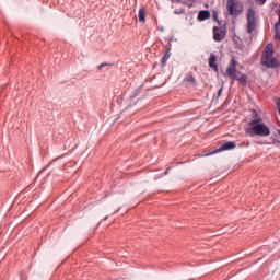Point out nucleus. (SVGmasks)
<instances>
[{
  "label": "nucleus",
  "mask_w": 280,
  "mask_h": 280,
  "mask_svg": "<svg viewBox=\"0 0 280 280\" xmlns=\"http://www.w3.org/2000/svg\"><path fill=\"white\" fill-rule=\"evenodd\" d=\"M247 137H270V127L264 122V119L255 114L247 126L245 127Z\"/></svg>",
  "instance_id": "f257e3e1"
},
{
  "label": "nucleus",
  "mask_w": 280,
  "mask_h": 280,
  "mask_svg": "<svg viewBox=\"0 0 280 280\" xmlns=\"http://www.w3.org/2000/svg\"><path fill=\"white\" fill-rule=\"evenodd\" d=\"M261 65L267 69H279L280 62L275 58V45L268 44L261 55Z\"/></svg>",
  "instance_id": "f03ea898"
},
{
  "label": "nucleus",
  "mask_w": 280,
  "mask_h": 280,
  "mask_svg": "<svg viewBox=\"0 0 280 280\" xmlns=\"http://www.w3.org/2000/svg\"><path fill=\"white\" fill-rule=\"evenodd\" d=\"M226 8L230 16H240L243 12L242 5L237 0H228Z\"/></svg>",
  "instance_id": "7ed1b4c3"
},
{
  "label": "nucleus",
  "mask_w": 280,
  "mask_h": 280,
  "mask_svg": "<svg viewBox=\"0 0 280 280\" xmlns=\"http://www.w3.org/2000/svg\"><path fill=\"white\" fill-rule=\"evenodd\" d=\"M257 27V18L255 10L249 8L247 10V34H252L254 30Z\"/></svg>",
  "instance_id": "20e7f679"
},
{
  "label": "nucleus",
  "mask_w": 280,
  "mask_h": 280,
  "mask_svg": "<svg viewBox=\"0 0 280 280\" xmlns=\"http://www.w3.org/2000/svg\"><path fill=\"white\" fill-rule=\"evenodd\" d=\"M236 73H237V60L235 59V57H232L226 68V75H229L231 80H233L234 78H236L237 75Z\"/></svg>",
  "instance_id": "39448f33"
},
{
  "label": "nucleus",
  "mask_w": 280,
  "mask_h": 280,
  "mask_svg": "<svg viewBox=\"0 0 280 280\" xmlns=\"http://www.w3.org/2000/svg\"><path fill=\"white\" fill-rule=\"evenodd\" d=\"M226 38V30L220 28L218 26L213 27V39L215 43H222Z\"/></svg>",
  "instance_id": "423d86ee"
},
{
  "label": "nucleus",
  "mask_w": 280,
  "mask_h": 280,
  "mask_svg": "<svg viewBox=\"0 0 280 280\" xmlns=\"http://www.w3.org/2000/svg\"><path fill=\"white\" fill-rule=\"evenodd\" d=\"M183 84L186 86V89H191V86H196L198 84L192 72H188L186 74L185 79L183 80Z\"/></svg>",
  "instance_id": "0eeeda50"
},
{
  "label": "nucleus",
  "mask_w": 280,
  "mask_h": 280,
  "mask_svg": "<svg viewBox=\"0 0 280 280\" xmlns=\"http://www.w3.org/2000/svg\"><path fill=\"white\" fill-rule=\"evenodd\" d=\"M235 148H237V144H235V142L228 141V142L223 143L219 149L212 151L209 154H218V152H224L226 150H235Z\"/></svg>",
  "instance_id": "6e6552de"
},
{
  "label": "nucleus",
  "mask_w": 280,
  "mask_h": 280,
  "mask_svg": "<svg viewBox=\"0 0 280 280\" xmlns=\"http://www.w3.org/2000/svg\"><path fill=\"white\" fill-rule=\"evenodd\" d=\"M237 74L233 80H237L240 84H243V86H246V84H248V77L242 72H237Z\"/></svg>",
  "instance_id": "1a4fd4ad"
},
{
  "label": "nucleus",
  "mask_w": 280,
  "mask_h": 280,
  "mask_svg": "<svg viewBox=\"0 0 280 280\" xmlns=\"http://www.w3.org/2000/svg\"><path fill=\"white\" fill-rule=\"evenodd\" d=\"M198 21H207V19H211V12L209 10H202L198 13Z\"/></svg>",
  "instance_id": "9d476101"
},
{
  "label": "nucleus",
  "mask_w": 280,
  "mask_h": 280,
  "mask_svg": "<svg viewBox=\"0 0 280 280\" xmlns=\"http://www.w3.org/2000/svg\"><path fill=\"white\" fill-rule=\"evenodd\" d=\"M215 62H218V57L214 54H211L209 58V67L210 69L218 71V63Z\"/></svg>",
  "instance_id": "9b49d317"
},
{
  "label": "nucleus",
  "mask_w": 280,
  "mask_h": 280,
  "mask_svg": "<svg viewBox=\"0 0 280 280\" xmlns=\"http://www.w3.org/2000/svg\"><path fill=\"white\" fill-rule=\"evenodd\" d=\"M170 48L165 49V52L161 59V67H165V65H167V60H170Z\"/></svg>",
  "instance_id": "f8f14e48"
},
{
  "label": "nucleus",
  "mask_w": 280,
  "mask_h": 280,
  "mask_svg": "<svg viewBox=\"0 0 280 280\" xmlns=\"http://www.w3.org/2000/svg\"><path fill=\"white\" fill-rule=\"evenodd\" d=\"M145 16H147L145 9L140 8L139 9V15H138V19H139L140 23H145Z\"/></svg>",
  "instance_id": "ddd939ff"
},
{
  "label": "nucleus",
  "mask_w": 280,
  "mask_h": 280,
  "mask_svg": "<svg viewBox=\"0 0 280 280\" xmlns=\"http://www.w3.org/2000/svg\"><path fill=\"white\" fill-rule=\"evenodd\" d=\"M256 5H265L267 0H254Z\"/></svg>",
  "instance_id": "4468645a"
},
{
  "label": "nucleus",
  "mask_w": 280,
  "mask_h": 280,
  "mask_svg": "<svg viewBox=\"0 0 280 280\" xmlns=\"http://www.w3.org/2000/svg\"><path fill=\"white\" fill-rule=\"evenodd\" d=\"M275 38H277V40H280V32H279V27H277Z\"/></svg>",
  "instance_id": "2eb2a0df"
},
{
  "label": "nucleus",
  "mask_w": 280,
  "mask_h": 280,
  "mask_svg": "<svg viewBox=\"0 0 280 280\" xmlns=\"http://www.w3.org/2000/svg\"><path fill=\"white\" fill-rule=\"evenodd\" d=\"M102 67H115V63L103 62Z\"/></svg>",
  "instance_id": "dca6fc26"
},
{
  "label": "nucleus",
  "mask_w": 280,
  "mask_h": 280,
  "mask_svg": "<svg viewBox=\"0 0 280 280\" xmlns=\"http://www.w3.org/2000/svg\"><path fill=\"white\" fill-rule=\"evenodd\" d=\"M213 21H217L218 23H220V20H218V13H213Z\"/></svg>",
  "instance_id": "f3484780"
},
{
  "label": "nucleus",
  "mask_w": 280,
  "mask_h": 280,
  "mask_svg": "<svg viewBox=\"0 0 280 280\" xmlns=\"http://www.w3.org/2000/svg\"><path fill=\"white\" fill-rule=\"evenodd\" d=\"M102 69H104V66H102V63L97 67L98 71H102Z\"/></svg>",
  "instance_id": "a211bd4d"
},
{
  "label": "nucleus",
  "mask_w": 280,
  "mask_h": 280,
  "mask_svg": "<svg viewBox=\"0 0 280 280\" xmlns=\"http://www.w3.org/2000/svg\"><path fill=\"white\" fill-rule=\"evenodd\" d=\"M223 88H220L218 95H222Z\"/></svg>",
  "instance_id": "6ab92c4d"
},
{
  "label": "nucleus",
  "mask_w": 280,
  "mask_h": 280,
  "mask_svg": "<svg viewBox=\"0 0 280 280\" xmlns=\"http://www.w3.org/2000/svg\"><path fill=\"white\" fill-rule=\"evenodd\" d=\"M168 172H170V168H166L165 174H168Z\"/></svg>",
  "instance_id": "aec40b11"
},
{
  "label": "nucleus",
  "mask_w": 280,
  "mask_h": 280,
  "mask_svg": "<svg viewBox=\"0 0 280 280\" xmlns=\"http://www.w3.org/2000/svg\"><path fill=\"white\" fill-rule=\"evenodd\" d=\"M278 135H279V137H280V129L278 130Z\"/></svg>",
  "instance_id": "412c9836"
},
{
  "label": "nucleus",
  "mask_w": 280,
  "mask_h": 280,
  "mask_svg": "<svg viewBox=\"0 0 280 280\" xmlns=\"http://www.w3.org/2000/svg\"><path fill=\"white\" fill-rule=\"evenodd\" d=\"M171 1H174V0H171Z\"/></svg>",
  "instance_id": "4be33fe9"
},
{
  "label": "nucleus",
  "mask_w": 280,
  "mask_h": 280,
  "mask_svg": "<svg viewBox=\"0 0 280 280\" xmlns=\"http://www.w3.org/2000/svg\"><path fill=\"white\" fill-rule=\"evenodd\" d=\"M279 143H280V140H279Z\"/></svg>",
  "instance_id": "5701e85b"
}]
</instances>
